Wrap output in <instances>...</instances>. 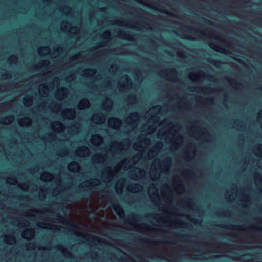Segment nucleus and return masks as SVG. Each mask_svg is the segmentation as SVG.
Returning <instances> with one entry per match:
<instances>
[{
    "label": "nucleus",
    "mask_w": 262,
    "mask_h": 262,
    "mask_svg": "<svg viewBox=\"0 0 262 262\" xmlns=\"http://www.w3.org/2000/svg\"><path fill=\"white\" fill-rule=\"evenodd\" d=\"M88 192H89L87 190L76 191L73 194L69 195L68 197H69L72 200H77L81 199L83 196H86L88 194Z\"/></svg>",
    "instance_id": "f257e3e1"
},
{
    "label": "nucleus",
    "mask_w": 262,
    "mask_h": 262,
    "mask_svg": "<svg viewBox=\"0 0 262 262\" xmlns=\"http://www.w3.org/2000/svg\"><path fill=\"white\" fill-rule=\"evenodd\" d=\"M113 209L114 211L118 213L119 215L121 214H124V211L121 206L118 205H115L113 206Z\"/></svg>",
    "instance_id": "f03ea898"
},
{
    "label": "nucleus",
    "mask_w": 262,
    "mask_h": 262,
    "mask_svg": "<svg viewBox=\"0 0 262 262\" xmlns=\"http://www.w3.org/2000/svg\"><path fill=\"white\" fill-rule=\"evenodd\" d=\"M211 48L212 49H213L214 50H215V51H219L220 52H222V53H224L225 52V50L223 48H221L218 46H214V47H211Z\"/></svg>",
    "instance_id": "7ed1b4c3"
},
{
    "label": "nucleus",
    "mask_w": 262,
    "mask_h": 262,
    "mask_svg": "<svg viewBox=\"0 0 262 262\" xmlns=\"http://www.w3.org/2000/svg\"><path fill=\"white\" fill-rule=\"evenodd\" d=\"M81 104L82 105L85 106V105H88L89 104V103H88L87 100L85 99L81 102Z\"/></svg>",
    "instance_id": "20e7f679"
},
{
    "label": "nucleus",
    "mask_w": 262,
    "mask_h": 262,
    "mask_svg": "<svg viewBox=\"0 0 262 262\" xmlns=\"http://www.w3.org/2000/svg\"><path fill=\"white\" fill-rule=\"evenodd\" d=\"M134 185L135 186V187H133V189H139V188H142V186L140 185H139V184H134Z\"/></svg>",
    "instance_id": "39448f33"
},
{
    "label": "nucleus",
    "mask_w": 262,
    "mask_h": 262,
    "mask_svg": "<svg viewBox=\"0 0 262 262\" xmlns=\"http://www.w3.org/2000/svg\"><path fill=\"white\" fill-rule=\"evenodd\" d=\"M32 234H33V232H32V230H28L25 232V234H26L27 235L31 236L32 235Z\"/></svg>",
    "instance_id": "423d86ee"
},
{
    "label": "nucleus",
    "mask_w": 262,
    "mask_h": 262,
    "mask_svg": "<svg viewBox=\"0 0 262 262\" xmlns=\"http://www.w3.org/2000/svg\"><path fill=\"white\" fill-rule=\"evenodd\" d=\"M212 90V88H206L202 89V90L205 91L206 92L211 91Z\"/></svg>",
    "instance_id": "0eeeda50"
},
{
    "label": "nucleus",
    "mask_w": 262,
    "mask_h": 262,
    "mask_svg": "<svg viewBox=\"0 0 262 262\" xmlns=\"http://www.w3.org/2000/svg\"><path fill=\"white\" fill-rule=\"evenodd\" d=\"M114 120H115L116 123L117 124H120L121 123V121L118 118H115Z\"/></svg>",
    "instance_id": "6e6552de"
},
{
    "label": "nucleus",
    "mask_w": 262,
    "mask_h": 262,
    "mask_svg": "<svg viewBox=\"0 0 262 262\" xmlns=\"http://www.w3.org/2000/svg\"><path fill=\"white\" fill-rule=\"evenodd\" d=\"M76 235L80 237H82V238H84L85 237V236L82 234H80V233H75Z\"/></svg>",
    "instance_id": "1a4fd4ad"
},
{
    "label": "nucleus",
    "mask_w": 262,
    "mask_h": 262,
    "mask_svg": "<svg viewBox=\"0 0 262 262\" xmlns=\"http://www.w3.org/2000/svg\"><path fill=\"white\" fill-rule=\"evenodd\" d=\"M13 116H11L6 118V119L8 120V121H10L12 119H13Z\"/></svg>",
    "instance_id": "9d476101"
},
{
    "label": "nucleus",
    "mask_w": 262,
    "mask_h": 262,
    "mask_svg": "<svg viewBox=\"0 0 262 262\" xmlns=\"http://www.w3.org/2000/svg\"><path fill=\"white\" fill-rule=\"evenodd\" d=\"M82 149L83 151H88V149L86 147H84Z\"/></svg>",
    "instance_id": "9b49d317"
},
{
    "label": "nucleus",
    "mask_w": 262,
    "mask_h": 262,
    "mask_svg": "<svg viewBox=\"0 0 262 262\" xmlns=\"http://www.w3.org/2000/svg\"><path fill=\"white\" fill-rule=\"evenodd\" d=\"M86 71L88 72H95V70L94 69H88L86 70Z\"/></svg>",
    "instance_id": "f8f14e48"
},
{
    "label": "nucleus",
    "mask_w": 262,
    "mask_h": 262,
    "mask_svg": "<svg viewBox=\"0 0 262 262\" xmlns=\"http://www.w3.org/2000/svg\"><path fill=\"white\" fill-rule=\"evenodd\" d=\"M179 55H180V56H181V57H184V56H184V54L182 52H180V53H179Z\"/></svg>",
    "instance_id": "ddd939ff"
},
{
    "label": "nucleus",
    "mask_w": 262,
    "mask_h": 262,
    "mask_svg": "<svg viewBox=\"0 0 262 262\" xmlns=\"http://www.w3.org/2000/svg\"><path fill=\"white\" fill-rule=\"evenodd\" d=\"M235 60H236V61H237L238 62H240V63H243V61L241 60H239V59L238 58H235Z\"/></svg>",
    "instance_id": "4468645a"
},
{
    "label": "nucleus",
    "mask_w": 262,
    "mask_h": 262,
    "mask_svg": "<svg viewBox=\"0 0 262 262\" xmlns=\"http://www.w3.org/2000/svg\"><path fill=\"white\" fill-rule=\"evenodd\" d=\"M11 58H12V59L13 60H17V57L16 56H12Z\"/></svg>",
    "instance_id": "2eb2a0df"
},
{
    "label": "nucleus",
    "mask_w": 262,
    "mask_h": 262,
    "mask_svg": "<svg viewBox=\"0 0 262 262\" xmlns=\"http://www.w3.org/2000/svg\"><path fill=\"white\" fill-rule=\"evenodd\" d=\"M159 108H160V106H156V107H154V108H153V110H159Z\"/></svg>",
    "instance_id": "dca6fc26"
},
{
    "label": "nucleus",
    "mask_w": 262,
    "mask_h": 262,
    "mask_svg": "<svg viewBox=\"0 0 262 262\" xmlns=\"http://www.w3.org/2000/svg\"><path fill=\"white\" fill-rule=\"evenodd\" d=\"M129 98L130 99H134L135 98V97L134 96H133V95H131V96H129Z\"/></svg>",
    "instance_id": "f3484780"
},
{
    "label": "nucleus",
    "mask_w": 262,
    "mask_h": 262,
    "mask_svg": "<svg viewBox=\"0 0 262 262\" xmlns=\"http://www.w3.org/2000/svg\"><path fill=\"white\" fill-rule=\"evenodd\" d=\"M73 165L74 166H76L77 167H78V164L77 163H76V162H74L73 164Z\"/></svg>",
    "instance_id": "a211bd4d"
},
{
    "label": "nucleus",
    "mask_w": 262,
    "mask_h": 262,
    "mask_svg": "<svg viewBox=\"0 0 262 262\" xmlns=\"http://www.w3.org/2000/svg\"><path fill=\"white\" fill-rule=\"evenodd\" d=\"M130 219L132 220H137V218H135V217H134L133 216H130Z\"/></svg>",
    "instance_id": "6ab92c4d"
},
{
    "label": "nucleus",
    "mask_w": 262,
    "mask_h": 262,
    "mask_svg": "<svg viewBox=\"0 0 262 262\" xmlns=\"http://www.w3.org/2000/svg\"><path fill=\"white\" fill-rule=\"evenodd\" d=\"M133 116H135V117H138V113H135L133 114Z\"/></svg>",
    "instance_id": "aec40b11"
},
{
    "label": "nucleus",
    "mask_w": 262,
    "mask_h": 262,
    "mask_svg": "<svg viewBox=\"0 0 262 262\" xmlns=\"http://www.w3.org/2000/svg\"><path fill=\"white\" fill-rule=\"evenodd\" d=\"M56 125H57V126H60L61 125V123L57 122L56 123Z\"/></svg>",
    "instance_id": "412c9836"
},
{
    "label": "nucleus",
    "mask_w": 262,
    "mask_h": 262,
    "mask_svg": "<svg viewBox=\"0 0 262 262\" xmlns=\"http://www.w3.org/2000/svg\"><path fill=\"white\" fill-rule=\"evenodd\" d=\"M106 102L108 103H112V101L110 99H107Z\"/></svg>",
    "instance_id": "4be33fe9"
},
{
    "label": "nucleus",
    "mask_w": 262,
    "mask_h": 262,
    "mask_svg": "<svg viewBox=\"0 0 262 262\" xmlns=\"http://www.w3.org/2000/svg\"><path fill=\"white\" fill-rule=\"evenodd\" d=\"M9 238L11 241H14V238L13 237H10Z\"/></svg>",
    "instance_id": "5701e85b"
},
{
    "label": "nucleus",
    "mask_w": 262,
    "mask_h": 262,
    "mask_svg": "<svg viewBox=\"0 0 262 262\" xmlns=\"http://www.w3.org/2000/svg\"><path fill=\"white\" fill-rule=\"evenodd\" d=\"M203 20H205V19H203ZM205 21H206L207 23H209V24H211L212 23L210 21H209V20H205Z\"/></svg>",
    "instance_id": "b1692460"
},
{
    "label": "nucleus",
    "mask_w": 262,
    "mask_h": 262,
    "mask_svg": "<svg viewBox=\"0 0 262 262\" xmlns=\"http://www.w3.org/2000/svg\"><path fill=\"white\" fill-rule=\"evenodd\" d=\"M126 36H127L128 37H129V39H132H132L131 38V35H129V34H127V35H126Z\"/></svg>",
    "instance_id": "393cba45"
},
{
    "label": "nucleus",
    "mask_w": 262,
    "mask_h": 262,
    "mask_svg": "<svg viewBox=\"0 0 262 262\" xmlns=\"http://www.w3.org/2000/svg\"><path fill=\"white\" fill-rule=\"evenodd\" d=\"M91 213L93 214L94 215L95 214V213L94 211H93V210H91Z\"/></svg>",
    "instance_id": "a878e982"
},
{
    "label": "nucleus",
    "mask_w": 262,
    "mask_h": 262,
    "mask_svg": "<svg viewBox=\"0 0 262 262\" xmlns=\"http://www.w3.org/2000/svg\"><path fill=\"white\" fill-rule=\"evenodd\" d=\"M96 137V138L100 139V136H99L98 135L96 136V137Z\"/></svg>",
    "instance_id": "bb28decb"
},
{
    "label": "nucleus",
    "mask_w": 262,
    "mask_h": 262,
    "mask_svg": "<svg viewBox=\"0 0 262 262\" xmlns=\"http://www.w3.org/2000/svg\"><path fill=\"white\" fill-rule=\"evenodd\" d=\"M4 75H5L6 76H10L9 74H4Z\"/></svg>",
    "instance_id": "cd10ccee"
},
{
    "label": "nucleus",
    "mask_w": 262,
    "mask_h": 262,
    "mask_svg": "<svg viewBox=\"0 0 262 262\" xmlns=\"http://www.w3.org/2000/svg\"><path fill=\"white\" fill-rule=\"evenodd\" d=\"M210 63H212V64H213L214 65H215V62H213L212 61H210Z\"/></svg>",
    "instance_id": "c85d7f7f"
},
{
    "label": "nucleus",
    "mask_w": 262,
    "mask_h": 262,
    "mask_svg": "<svg viewBox=\"0 0 262 262\" xmlns=\"http://www.w3.org/2000/svg\"><path fill=\"white\" fill-rule=\"evenodd\" d=\"M99 181L98 180V179H95V182H99Z\"/></svg>",
    "instance_id": "c756f323"
},
{
    "label": "nucleus",
    "mask_w": 262,
    "mask_h": 262,
    "mask_svg": "<svg viewBox=\"0 0 262 262\" xmlns=\"http://www.w3.org/2000/svg\"><path fill=\"white\" fill-rule=\"evenodd\" d=\"M105 10V8H102L101 9V11H103Z\"/></svg>",
    "instance_id": "7c9ffc66"
},
{
    "label": "nucleus",
    "mask_w": 262,
    "mask_h": 262,
    "mask_svg": "<svg viewBox=\"0 0 262 262\" xmlns=\"http://www.w3.org/2000/svg\"><path fill=\"white\" fill-rule=\"evenodd\" d=\"M120 24L121 25H125V24H123L122 22H121V23H120Z\"/></svg>",
    "instance_id": "2f4dec72"
},
{
    "label": "nucleus",
    "mask_w": 262,
    "mask_h": 262,
    "mask_svg": "<svg viewBox=\"0 0 262 262\" xmlns=\"http://www.w3.org/2000/svg\"><path fill=\"white\" fill-rule=\"evenodd\" d=\"M220 256L219 255H216V256H214L215 257H219Z\"/></svg>",
    "instance_id": "473e14b6"
},
{
    "label": "nucleus",
    "mask_w": 262,
    "mask_h": 262,
    "mask_svg": "<svg viewBox=\"0 0 262 262\" xmlns=\"http://www.w3.org/2000/svg\"><path fill=\"white\" fill-rule=\"evenodd\" d=\"M125 78H126L127 80H129V79H128V77H127V76L125 77Z\"/></svg>",
    "instance_id": "72a5a7b5"
},
{
    "label": "nucleus",
    "mask_w": 262,
    "mask_h": 262,
    "mask_svg": "<svg viewBox=\"0 0 262 262\" xmlns=\"http://www.w3.org/2000/svg\"><path fill=\"white\" fill-rule=\"evenodd\" d=\"M162 12L165 13H168V12H166V11L165 12L162 11Z\"/></svg>",
    "instance_id": "f704fd0d"
},
{
    "label": "nucleus",
    "mask_w": 262,
    "mask_h": 262,
    "mask_svg": "<svg viewBox=\"0 0 262 262\" xmlns=\"http://www.w3.org/2000/svg\"><path fill=\"white\" fill-rule=\"evenodd\" d=\"M68 113H69L70 115H71V111H68Z\"/></svg>",
    "instance_id": "c9c22d12"
},
{
    "label": "nucleus",
    "mask_w": 262,
    "mask_h": 262,
    "mask_svg": "<svg viewBox=\"0 0 262 262\" xmlns=\"http://www.w3.org/2000/svg\"><path fill=\"white\" fill-rule=\"evenodd\" d=\"M168 161L170 162V159H168Z\"/></svg>",
    "instance_id": "e433bc0d"
},
{
    "label": "nucleus",
    "mask_w": 262,
    "mask_h": 262,
    "mask_svg": "<svg viewBox=\"0 0 262 262\" xmlns=\"http://www.w3.org/2000/svg\"><path fill=\"white\" fill-rule=\"evenodd\" d=\"M9 179H10V180H13V179L12 178H9Z\"/></svg>",
    "instance_id": "4c0bfd02"
},
{
    "label": "nucleus",
    "mask_w": 262,
    "mask_h": 262,
    "mask_svg": "<svg viewBox=\"0 0 262 262\" xmlns=\"http://www.w3.org/2000/svg\"><path fill=\"white\" fill-rule=\"evenodd\" d=\"M123 259H124V260H127V259H126V258H123Z\"/></svg>",
    "instance_id": "58836bf2"
}]
</instances>
